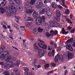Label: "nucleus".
<instances>
[{
  "instance_id": "nucleus-1",
  "label": "nucleus",
  "mask_w": 75,
  "mask_h": 75,
  "mask_svg": "<svg viewBox=\"0 0 75 75\" xmlns=\"http://www.w3.org/2000/svg\"><path fill=\"white\" fill-rule=\"evenodd\" d=\"M9 52L7 51H5L0 56V58L2 60L5 59L6 58H7L5 60V61H10L11 59V56H9Z\"/></svg>"
},
{
  "instance_id": "nucleus-2",
  "label": "nucleus",
  "mask_w": 75,
  "mask_h": 75,
  "mask_svg": "<svg viewBox=\"0 0 75 75\" xmlns=\"http://www.w3.org/2000/svg\"><path fill=\"white\" fill-rule=\"evenodd\" d=\"M45 17L44 16H42L41 17H38L37 18L36 20V21H37L36 23V24L38 25H41L42 23L45 21Z\"/></svg>"
},
{
  "instance_id": "nucleus-3",
  "label": "nucleus",
  "mask_w": 75,
  "mask_h": 75,
  "mask_svg": "<svg viewBox=\"0 0 75 75\" xmlns=\"http://www.w3.org/2000/svg\"><path fill=\"white\" fill-rule=\"evenodd\" d=\"M58 59L60 61L63 60L64 59V57L63 56L60 55L59 56L58 54H57V55L56 56L54 57V61L55 62H58Z\"/></svg>"
},
{
  "instance_id": "nucleus-4",
  "label": "nucleus",
  "mask_w": 75,
  "mask_h": 75,
  "mask_svg": "<svg viewBox=\"0 0 75 75\" xmlns=\"http://www.w3.org/2000/svg\"><path fill=\"white\" fill-rule=\"evenodd\" d=\"M47 52L44 51L43 50H40L38 52V55L40 57H42L44 56V54H47Z\"/></svg>"
},
{
  "instance_id": "nucleus-5",
  "label": "nucleus",
  "mask_w": 75,
  "mask_h": 75,
  "mask_svg": "<svg viewBox=\"0 0 75 75\" xmlns=\"http://www.w3.org/2000/svg\"><path fill=\"white\" fill-rule=\"evenodd\" d=\"M9 10L10 13L12 14L16 13L17 12V9L13 6H10L9 8Z\"/></svg>"
},
{
  "instance_id": "nucleus-6",
  "label": "nucleus",
  "mask_w": 75,
  "mask_h": 75,
  "mask_svg": "<svg viewBox=\"0 0 75 75\" xmlns=\"http://www.w3.org/2000/svg\"><path fill=\"white\" fill-rule=\"evenodd\" d=\"M46 13L49 16H50L52 14V11L51 9L47 8L46 9Z\"/></svg>"
},
{
  "instance_id": "nucleus-7",
  "label": "nucleus",
  "mask_w": 75,
  "mask_h": 75,
  "mask_svg": "<svg viewBox=\"0 0 75 75\" xmlns=\"http://www.w3.org/2000/svg\"><path fill=\"white\" fill-rule=\"evenodd\" d=\"M38 45L41 48H43L45 50H46L47 48V45L45 44H44L42 43L39 42L38 43Z\"/></svg>"
},
{
  "instance_id": "nucleus-8",
  "label": "nucleus",
  "mask_w": 75,
  "mask_h": 75,
  "mask_svg": "<svg viewBox=\"0 0 75 75\" xmlns=\"http://www.w3.org/2000/svg\"><path fill=\"white\" fill-rule=\"evenodd\" d=\"M29 2L28 1H27L26 2L24 3V5L25 6V10H27L28 8H31V6H29Z\"/></svg>"
},
{
  "instance_id": "nucleus-9",
  "label": "nucleus",
  "mask_w": 75,
  "mask_h": 75,
  "mask_svg": "<svg viewBox=\"0 0 75 75\" xmlns=\"http://www.w3.org/2000/svg\"><path fill=\"white\" fill-rule=\"evenodd\" d=\"M43 6V3H40L38 4V3H37L35 5V7H36L37 8H41Z\"/></svg>"
},
{
  "instance_id": "nucleus-10",
  "label": "nucleus",
  "mask_w": 75,
  "mask_h": 75,
  "mask_svg": "<svg viewBox=\"0 0 75 75\" xmlns=\"http://www.w3.org/2000/svg\"><path fill=\"white\" fill-rule=\"evenodd\" d=\"M67 56L68 59H72L74 57V54L70 52H69L67 53Z\"/></svg>"
},
{
  "instance_id": "nucleus-11",
  "label": "nucleus",
  "mask_w": 75,
  "mask_h": 75,
  "mask_svg": "<svg viewBox=\"0 0 75 75\" xmlns=\"http://www.w3.org/2000/svg\"><path fill=\"white\" fill-rule=\"evenodd\" d=\"M50 33L51 35H56L58 34V31L57 30H55V31L53 30H51L50 31Z\"/></svg>"
},
{
  "instance_id": "nucleus-12",
  "label": "nucleus",
  "mask_w": 75,
  "mask_h": 75,
  "mask_svg": "<svg viewBox=\"0 0 75 75\" xmlns=\"http://www.w3.org/2000/svg\"><path fill=\"white\" fill-rule=\"evenodd\" d=\"M57 23L55 21H52L50 23V27H56Z\"/></svg>"
},
{
  "instance_id": "nucleus-13",
  "label": "nucleus",
  "mask_w": 75,
  "mask_h": 75,
  "mask_svg": "<svg viewBox=\"0 0 75 75\" xmlns=\"http://www.w3.org/2000/svg\"><path fill=\"white\" fill-rule=\"evenodd\" d=\"M34 61H33L32 64L33 66L35 67H37V63L38 62V60L37 59H34Z\"/></svg>"
},
{
  "instance_id": "nucleus-14",
  "label": "nucleus",
  "mask_w": 75,
  "mask_h": 75,
  "mask_svg": "<svg viewBox=\"0 0 75 75\" xmlns=\"http://www.w3.org/2000/svg\"><path fill=\"white\" fill-rule=\"evenodd\" d=\"M38 12H36L35 11L34 12L33 14V18H37V17H38Z\"/></svg>"
},
{
  "instance_id": "nucleus-15",
  "label": "nucleus",
  "mask_w": 75,
  "mask_h": 75,
  "mask_svg": "<svg viewBox=\"0 0 75 75\" xmlns=\"http://www.w3.org/2000/svg\"><path fill=\"white\" fill-rule=\"evenodd\" d=\"M6 64H8L10 68L14 67V64H13L12 61L7 62H6Z\"/></svg>"
},
{
  "instance_id": "nucleus-16",
  "label": "nucleus",
  "mask_w": 75,
  "mask_h": 75,
  "mask_svg": "<svg viewBox=\"0 0 75 75\" xmlns=\"http://www.w3.org/2000/svg\"><path fill=\"white\" fill-rule=\"evenodd\" d=\"M67 48L68 50H69V51H73V48L71 45L69 44L67 45Z\"/></svg>"
},
{
  "instance_id": "nucleus-17",
  "label": "nucleus",
  "mask_w": 75,
  "mask_h": 75,
  "mask_svg": "<svg viewBox=\"0 0 75 75\" xmlns=\"http://www.w3.org/2000/svg\"><path fill=\"white\" fill-rule=\"evenodd\" d=\"M5 49V47L4 46H2L1 47H0V55L2 54Z\"/></svg>"
},
{
  "instance_id": "nucleus-18",
  "label": "nucleus",
  "mask_w": 75,
  "mask_h": 75,
  "mask_svg": "<svg viewBox=\"0 0 75 75\" xmlns=\"http://www.w3.org/2000/svg\"><path fill=\"white\" fill-rule=\"evenodd\" d=\"M8 10L7 8H5V9H4L3 8H0V12H1L2 14H3L4 12L6 11V10Z\"/></svg>"
},
{
  "instance_id": "nucleus-19",
  "label": "nucleus",
  "mask_w": 75,
  "mask_h": 75,
  "mask_svg": "<svg viewBox=\"0 0 75 75\" xmlns=\"http://www.w3.org/2000/svg\"><path fill=\"white\" fill-rule=\"evenodd\" d=\"M26 12L28 14H31L32 13L33 10V9H26Z\"/></svg>"
},
{
  "instance_id": "nucleus-20",
  "label": "nucleus",
  "mask_w": 75,
  "mask_h": 75,
  "mask_svg": "<svg viewBox=\"0 0 75 75\" xmlns=\"http://www.w3.org/2000/svg\"><path fill=\"white\" fill-rule=\"evenodd\" d=\"M73 40H74V38H72L67 41V44H70V43H71L73 41Z\"/></svg>"
},
{
  "instance_id": "nucleus-21",
  "label": "nucleus",
  "mask_w": 75,
  "mask_h": 75,
  "mask_svg": "<svg viewBox=\"0 0 75 75\" xmlns=\"http://www.w3.org/2000/svg\"><path fill=\"white\" fill-rule=\"evenodd\" d=\"M62 1L63 3L62 4V6H63V7H65V8H67V6L65 4V0H62Z\"/></svg>"
},
{
  "instance_id": "nucleus-22",
  "label": "nucleus",
  "mask_w": 75,
  "mask_h": 75,
  "mask_svg": "<svg viewBox=\"0 0 75 75\" xmlns=\"http://www.w3.org/2000/svg\"><path fill=\"white\" fill-rule=\"evenodd\" d=\"M62 33H63V34H65V35H66V34H68L69 33L68 31H67L65 33V29L64 28H62Z\"/></svg>"
},
{
  "instance_id": "nucleus-23",
  "label": "nucleus",
  "mask_w": 75,
  "mask_h": 75,
  "mask_svg": "<svg viewBox=\"0 0 75 75\" xmlns=\"http://www.w3.org/2000/svg\"><path fill=\"white\" fill-rule=\"evenodd\" d=\"M45 13V9H41L39 12L40 14H43Z\"/></svg>"
},
{
  "instance_id": "nucleus-24",
  "label": "nucleus",
  "mask_w": 75,
  "mask_h": 75,
  "mask_svg": "<svg viewBox=\"0 0 75 75\" xmlns=\"http://www.w3.org/2000/svg\"><path fill=\"white\" fill-rule=\"evenodd\" d=\"M32 25V23H26L25 25L26 27H30V26H31Z\"/></svg>"
},
{
  "instance_id": "nucleus-25",
  "label": "nucleus",
  "mask_w": 75,
  "mask_h": 75,
  "mask_svg": "<svg viewBox=\"0 0 75 75\" xmlns=\"http://www.w3.org/2000/svg\"><path fill=\"white\" fill-rule=\"evenodd\" d=\"M17 8L19 10H20V11H21L23 9V7L22 6H21L20 5L18 6H17Z\"/></svg>"
},
{
  "instance_id": "nucleus-26",
  "label": "nucleus",
  "mask_w": 75,
  "mask_h": 75,
  "mask_svg": "<svg viewBox=\"0 0 75 75\" xmlns=\"http://www.w3.org/2000/svg\"><path fill=\"white\" fill-rule=\"evenodd\" d=\"M56 14L57 17H60L61 16V13H60V12L58 10H57L56 11Z\"/></svg>"
},
{
  "instance_id": "nucleus-27",
  "label": "nucleus",
  "mask_w": 75,
  "mask_h": 75,
  "mask_svg": "<svg viewBox=\"0 0 75 75\" xmlns=\"http://www.w3.org/2000/svg\"><path fill=\"white\" fill-rule=\"evenodd\" d=\"M34 48L35 50H38V47L36 43H35L34 45Z\"/></svg>"
},
{
  "instance_id": "nucleus-28",
  "label": "nucleus",
  "mask_w": 75,
  "mask_h": 75,
  "mask_svg": "<svg viewBox=\"0 0 75 75\" xmlns=\"http://www.w3.org/2000/svg\"><path fill=\"white\" fill-rule=\"evenodd\" d=\"M6 4V1H4L2 2L1 3V7H3Z\"/></svg>"
},
{
  "instance_id": "nucleus-29",
  "label": "nucleus",
  "mask_w": 75,
  "mask_h": 75,
  "mask_svg": "<svg viewBox=\"0 0 75 75\" xmlns=\"http://www.w3.org/2000/svg\"><path fill=\"white\" fill-rule=\"evenodd\" d=\"M35 1H36V0H31L30 2V4L31 5H33L35 4Z\"/></svg>"
},
{
  "instance_id": "nucleus-30",
  "label": "nucleus",
  "mask_w": 75,
  "mask_h": 75,
  "mask_svg": "<svg viewBox=\"0 0 75 75\" xmlns=\"http://www.w3.org/2000/svg\"><path fill=\"white\" fill-rule=\"evenodd\" d=\"M52 6L53 8H55L57 7V4L55 3H54L52 4Z\"/></svg>"
},
{
  "instance_id": "nucleus-31",
  "label": "nucleus",
  "mask_w": 75,
  "mask_h": 75,
  "mask_svg": "<svg viewBox=\"0 0 75 75\" xmlns=\"http://www.w3.org/2000/svg\"><path fill=\"white\" fill-rule=\"evenodd\" d=\"M20 64V62L19 61H17L16 62L15 66L17 67H19V66Z\"/></svg>"
},
{
  "instance_id": "nucleus-32",
  "label": "nucleus",
  "mask_w": 75,
  "mask_h": 75,
  "mask_svg": "<svg viewBox=\"0 0 75 75\" xmlns=\"http://www.w3.org/2000/svg\"><path fill=\"white\" fill-rule=\"evenodd\" d=\"M45 35L47 38H50L51 36V35L48 32L46 33H45Z\"/></svg>"
},
{
  "instance_id": "nucleus-33",
  "label": "nucleus",
  "mask_w": 75,
  "mask_h": 75,
  "mask_svg": "<svg viewBox=\"0 0 75 75\" xmlns=\"http://www.w3.org/2000/svg\"><path fill=\"white\" fill-rule=\"evenodd\" d=\"M33 19L31 17H28L27 19V21H33Z\"/></svg>"
},
{
  "instance_id": "nucleus-34",
  "label": "nucleus",
  "mask_w": 75,
  "mask_h": 75,
  "mask_svg": "<svg viewBox=\"0 0 75 75\" xmlns=\"http://www.w3.org/2000/svg\"><path fill=\"white\" fill-rule=\"evenodd\" d=\"M66 20L67 21V23H69V24H72V22H71V21H70V20H69L68 18H67L66 19Z\"/></svg>"
},
{
  "instance_id": "nucleus-35",
  "label": "nucleus",
  "mask_w": 75,
  "mask_h": 75,
  "mask_svg": "<svg viewBox=\"0 0 75 75\" xmlns=\"http://www.w3.org/2000/svg\"><path fill=\"white\" fill-rule=\"evenodd\" d=\"M52 47L51 46V45H49L48 46V50L49 51H51V50H52Z\"/></svg>"
},
{
  "instance_id": "nucleus-36",
  "label": "nucleus",
  "mask_w": 75,
  "mask_h": 75,
  "mask_svg": "<svg viewBox=\"0 0 75 75\" xmlns=\"http://www.w3.org/2000/svg\"><path fill=\"white\" fill-rule=\"evenodd\" d=\"M50 67V64H47L44 66V67L45 68H48Z\"/></svg>"
},
{
  "instance_id": "nucleus-37",
  "label": "nucleus",
  "mask_w": 75,
  "mask_h": 75,
  "mask_svg": "<svg viewBox=\"0 0 75 75\" xmlns=\"http://www.w3.org/2000/svg\"><path fill=\"white\" fill-rule=\"evenodd\" d=\"M56 65V64H55L54 63H52L50 64V66H51V67H55Z\"/></svg>"
},
{
  "instance_id": "nucleus-38",
  "label": "nucleus",
  "mask_w": 75,
  "mask_h": 75,
  "mask_svg": "<svg viewBox=\"0 0 75 75\" xmlns=\"http://www.w3.org/2000/svg\"><path fill=\"white\" fill-rule=\"evenodd\" d=\"M6 16L8 17H10L11 16V14L10 13H8L6 14Z\"/></svg>"
},
{
  "instance_id": "nucleus-39",
  "label": "nucleus",
  "mask_w": 75,
  "mask_h": 75,
  "mask_svg": "<svg viewBox=\"0 0 75 75\" xmlns=\"http://www.w3.org/2000/svg\"><path fill=\"white\" fill-rule=\"evenodd\" d=\"M23 69L24 71H29L28 69L26 67H24Z\"/></svg>"
},
{
  "instance_id": "nucleus-40",
  "label": "nucleus",
  "mask_w": 75,
  "mask_h": 75,
  "mask_svg": "<svg viewBox=\"0 0 75 75\" xmlns=\"http://www.w3.org/2000/svg\"><path fill=\"white\" fill-rule=\"evenodd\" d=\"M53 73H54V71H50L48 72L47 74V75H50V74H53Z\"/></svg>"
},
{
  "instance_id": "nucleus-41",
  "label": "nucleus",
  "mask_w": 75,
  "mask_h": 75,
  "mask_svg": "<svg viewBox=\"0 0 75 75\" xmlns=\"http://www.w3.org/2000/svg\"><path fill=\"white\" fill-rule=\"evenodd\" d=\"M43 30V29L41 28H38V31L39 33H41L42 30Z\"/></svg>"
},
{
  "instance_id": "nucleus-42",
  "label": "nucleus",
  "mask_w": 75,
  "mask_h": 75,
  "mask_svg": "<svg viewBox=\"0 0 75 75\" xmlns=\"http://www.w3.org/2000/svg\"><path fill=\"white\" fill-rule=\"evenodd\" d=\"M64 13H65L67 15H68L69 14V9H67L66 11H65Z\"/></svg>"
},
{
  "instance_id": "nucleus-43",
  "label": "nucleus",
  "mask_w": 75,
  "mask_h": 75,
  "mask_svg": "<svg viewBox=\"0 0 75 75\" xmlns=\"http://www.w3.org/2000/svg\"><path fill=\"white\" fill-rule=\"evenodd\" d=\"M5 75H10V74H9V72L7 71H6L4 72Z\"/></svg>"
},
{
  "instance_id": "nucleus-44",
  "label": "nucleus",
  "mask_w": 75,
  "mask_h": 75,
  "mask_svg": "<svg viewBox=\"0 0 75 75\" xmlns=\"http://www.w3.org/2000/svg\"><path fill=\"white\" fill-rule=\"evenodd\" d=\"M33 33L35 34H37V31L36 30V29H34L33 30Z\"/></svg>"
},
{
  "instance_id": "nucleus-45",
  "label": "nucleus",
  "mask_w": 75,
  "mask_h": 75,
  "mask_svg": "<svg viewBox=\"0 0 75 75\" xmlns=\"http://www.w3.org/2000/svg\"><path fill=\"white\" fill-rule=\"evenodd\" d=\"M17 4H21V2L20 1H16L15 2Z\"/></svg>"
},
{
  "instance_id": "nucleus-46",
  "label": "nucleus",
  "mask_w": 75,
  "mask_h": 75,
  "mask_svg": "<svg viewBox=\"0 0 75 75\" xmlns=\"http://www.w3.org/2000/svg\"><path fill=\"white\" fill-rule=\"evenodd\" d=\"M10 4H11V5H12V6H13V5H14L15 4L14 3V2L11 1H10Z\"/></svg>"
},
{
  "instance_id": "nucleus-47",
  "label": "nucleus",
  "mask_w": 75,
  "mask_h": 75,
  "mask_svg": "<svg viewBox=\"0 0 75 75\" xmlns=\"http://www.w3.org/2000/svg\"><path fill=\"white\" fill-rule=\"evenodd\" d=\"M4 67L5 68L7 69V68H9V67H10V66H9V64H8L6 65Z\"/></svg>"
},
{
  "instance_id": "nucleus-48",
  "label": "nucleus",
  "mask_w": 75,
  "mask_h": 75,
  "mask_svg": "<svg viewBox=\"0 0 75 75\" xmlns=\"http://www.w3.org/2000/svg\"><path fill=\"white\" fill-rule=\"evenodd\" d=\"M55 50H52V55H53V56H54V55H55Z\"/></svg>"
},
{
  "instance_id": "nucleus-49",
  "label": "nucleus",
  "mask_w": 75,
  "mask_h": 75,
  "mask_svg": "<svg viewBox=\"0 0 75 75\" xmlns=\"http://www.w3.org/2000/svg\"><path fill=\"white\" fill-rule=\"evenodd\" d=\"M55 27H59L60 28H61V26H60V24H59L58 23H56V25Z\"/></svg>"
},
{
  "instance_id": "nucleus-50",
  "label": "nucleus",
  "mask_w": 75,
  "mask_h": 75,
  "mask_svg": "<svg viewBox=\"0 0 75 75\" xmlns=\"http://www.w3.org/2000/svg\"><path fill=\"white\" fill-rule=\"evenodd\" d=\"M52 55V52H50L48 53V56L49 57H51Z\"/></svg>"
},
{
  "instance_id": "nucleus-51",
  "label": "nucleus",
  "mask_w": 75,
  "mask_h": 75,
  "mask_svg": "<svg viewBox=\"0 0 75 75\" xmlns=\"http://www.w3.org/2000/svg\"><path fill=\"white\" fill-rule=\"evenodd\" d=\"M56 19V20H57V21H60V20H61L59 17H57V18Z\"/></svg>"
},
{
  "instance_id": "nucleus-52",
  "label": "nucleus",
  "mask_w": 75,
  "mask_h": 75,
  "mask_svg": "<svg viewBox=\"0 0 75 75\" xmlns=\"http://www.w3.org/2000/svg\"><path fill=\"white\" fill-rule=\"evenodd\" d=\"M14 25L16 28H17V29L18 28V26L17 24L15 23L14 24Z\"/></svg>"
},
{
  "instance_id": "nucleus-53",
  "label": "nucleus",
  "mask_w": 75,
  "mask_h": 75,
  "mask_svg": "<svg viewBox=\"0 0 75 75\" xmlns=\"http://www.w3.org/2000/svg\"><path fill=\"white\" fill-rule=\"evenodd\" d=\"M50 1H48V0H45L44 1V3L45 4H46L47 3H49V2Z\"/></svg>"
},
{
  "instance_id": "nucleus-54",
  "label": "nucleus",
  "mask_w": 75,
  "mask_h": 75,
  "mask_svg": "<svg viewBox=\"0 0 75 75\" xmlns=\"http://www.w3.org/2000/svg\"><path fill=\"white\" fill-rule=\"evenodd\" d=\"M14 71L15 72H18V69L15 68L14 69Z\"/></svg>"
},
{
  "instance_id": "nucleus-55",
  "label": "nucleus",
  "mask_w": 75,
  "mask_h": 75,
  "mask_svg": "<svg viewBox=\"0 0 75 75\" xmlns=\"http://www.w3.org/2000/svg\"><path fill=\"white\" fill-rule=\"evenodd\" d=\"M67 29L69 30H72V27L71 26H69L68 27Z\"/></svg>"
},
{
  "instance_id": "nucleus-56",
  "label": "nucleus",
  "mask_w": 75,
  "mask_h": 75,
  "mask_svg": "<svg viewBox=\"0 0 75 75\" xmlns=\"http://www.w3.org/2000/svg\"><path fill=\"white\" fill-rule=\"evenodd\" d=\"M15 18L18 20H19L20 19V17L18 16H15Z\"/></svg>"
},
{
  "instance_id": "nucleus-57",
  "label": "nucleus",
  "mask_w": 75,
  "mask_h": 75,
  "mask_svg": "<svg viewBox=\"0 0 75 75\" xmlns=\"http://www.w3.org/2000/svg\"><path fill=\"white\" fill-rule=\"evenodd\" d=\"M3 27L5 28V30H7V28L6 26L5 25H3Z\"/></svg>"
},
{
  "instance_id": "nucleus-58",
  "label": "nucleus",
  "mask_w": 75,
  "mask_h": 75,
  "mask_svg": "<svg viewBox=\"0 0 75 75\" xmlns=\"http://www.w3.org/2000/svg\"><path fill=\"white\" fill-rule=\"evenodd\" d=\"M4 62H0V65H4Z\"/></svg>"
},
{
  "instance_id": "nucleus-59",
  "label": "nucleus",
  "mask_w": 75,
  "mask_h": 75,
  "mask_svg": "<svg viewBox=\"0 0 75 75\" xmlns=\"http://www.w3.org/2000/svg\"><path fill=\"white\" fill-rule=\"evenodd\" d=\"M58 7L59 9H62V7L61 6L59 5L58 6Z\"/></svg>"
},
{
  "instance_id": "nucleus-60",
  "label": "nucleus",
  "mask_w": 75,
  "mask_h": 75,
  "mask_svg": "<svg viewBox=\"0 0 75 75\" xmlns=\"http://www.w3.org/2000/svg\"><path fill=\"white\" fill-rule=\"evenodd\" d=\"M29 74V72L28 71H26L25 73V75H28Z\"/></svg>"
},
{
  "instance_id": "nucleus-61",
  "label": "nucleus",
  "mask_w": 75,
  "mask_h": 75,
  "mask_svg": "<svg viewBox=\"0 0 75 75\" xmlns=\"http://www.w3.org/2000/svg\"><path fill=\"white\" fill-rule=\"evenodd\" d=\"M0 37L2 38H4V36H3L1 34H0Z\"/></svg>"
},
{
  "instance_id": "nucleus-62",
  "label": "nucleus",
  "mask_w": 75,
  "mask_h": 75,
  "mask_svg": "<svg viewBox=\"0 0 75 75\" xmlns=\"http://www.w3.org/2000/svg\"><path fill=\"white\" fill-rule=\"evenodd\" d=\"M50 45H53L54 44V43L52 41L50 43Z\"/></svg>"
},
{
  "instance_id": "nucleus-63",
  "label": "nucleus",
  "mask_w": 75,
  "mask_h": 75,
  "mask_svg": "<svg viewBox=\"0 0 75 75\" xmlns=\"http://www.w3.org/2000/svg\"><path fill=\"white\" fill-rule=\"evenodd\" d=\"M14 55H15V56H18V54L17 53H14Z\"/></svg>"
},
{
  "instance_id": "nucleus-64",
  "label": "nucleus",
  "mask_w": 75,
  "mask_h": 75,
  "mask_svg": "<svg viewBox=\"0 0 75 75\" xmlns=\"http://www.w3.org/2000/svg\"><path fill=\"white\" fill-rule=\"evenodd\" d=\"M72 46L73 47H75V42H74L73 43V45H72Z\"/></svg>"
}]
</instances>
